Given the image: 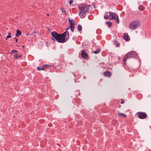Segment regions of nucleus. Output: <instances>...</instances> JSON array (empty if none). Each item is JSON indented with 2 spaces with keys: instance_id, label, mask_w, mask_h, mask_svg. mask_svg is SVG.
I'll return each instance as SVG.
<instances>
[{
  "instance_id": "obj_7",
  "label": "nucleus",
  "mask_w": 151,
  "mask_h": 151,
  "mask_svg": "<svg viewBox=\"0 0 151 151\" xmlns=\"http://www.w3.org/2000/svg\"><path fill=\"white\" fill-rule=\"evenodd\" d=\"M138 117L140 119H145L147 117V114L145 113L142 112H139L137 113Z\"/></svg>"
},
{
  "instance_id": "obj_19",
  "label": "nucleus",
  "mask_w": 151,
  "mask_h": 151,
  "mask_svg": "<svg viewBox=\"0 0 151 151\" xmlns=\"http://www.w3.org/2000/svg\"><path fill=\"white\" fill-rule=\"evenodd\" d=\"M100 50L99 49H98L97 50L94 51L93 52L95 54H97L100 52Z\"/></svg>"
},
{
  "instance_id": "obj_6",
  "label": "nucleus",
  "mask_w": 151,
  "mask_h": 151,
  "mask_svg": "<svg viewBox=\"0 0 151 151\" xmlns=\"http://www.w3.org/2000/svg\"><path fill=\"white\" fill-rule=\"evenodd\" d=\"M68 21L69 23H70V25L69 27L66 29V30H67L68 29H69L70 28L72 32H73L74 31L75 27L74 23L75 21L73 20H70L69 18H68Z\"/></svg>"
},
{
  "instance_id": "obj_1",
  "label": "nucleus",
  "mask_w": 151,
  "mask_h": 151,
  "mask_svg": "<svg viewBox=\"0 0 151 151\" xmlns=\"http://www.w3.org/2000/svg\"><path fill=\"white\" fill-rule=\"evenodd\" d=\"M51 35L57 42L60 43H64L69 38V32L68 31H65L62 34H59L56 32H51Z\"/></svg>"
},
{
  "instance_id": "obj_2",
  "label": "nucleus",
  "mask_w": 151,
  "mask_h": 151,
  "mask_svg": "<svg viewBox=\"0 0 151 151\" xmlns=\"http://www.w3.org/2000/svg\"><path fill=\"white\" fill-rule=\"evenodd\" d=\"M90 5L85 4H80L78 6L79 9V14L81 18L84 17L86 14V13L88 12L89 10Z\"/></svg>"
},
{
  "instance_id": "obj_28",
  "label": "nucleus",
  "mask_w": 151,
  "mask_h": 151,
  "mask_svg": "<svg viewBox=\"0 0 151 151\" xmlns=\"http://www.w3.org/2000/svg\"><path fill=\"white\" fill-rule=\"evenodd\" d=\"M47 16H49V14H47Z\"/></svg>"
},
{
  "instance_id": "obj_24",
  "label": "nucleus",
  "mask_w": 151,
  "mask_h": 151,
  "mask_svg": "<svg viewBox=\"0 0 151 151\" xmlns=\"http://www.w3.org/2000/svg\"><path fill=\"white\" fill-rule=\"evenodd\" d=\"M124 100H122V99L121 100V104H124Z\"/></svg>"
},
{
  "instance_id": "obj_11",
  "label": "nucleus",
  "mask_w": 151,
  "mask_h": 151,
  "mask_svg": "<svg viewBox=\"0 0 151 151\" xmlns=\"http://www.w3.org/2000/svg\"><path fill=\"white\" fill-rule=\"evenodd\" d=\"M104 76L108 77H110L111 75V72L109 71H106L104 73Z\"/></svg>"
},
{
  "instance_id": "obj_16",
  "label": "nucleus",
  "mask_w": 151,
  "mask_h": 151,
  "mask_svg": "<svg viewBox=\"0 0 151 151\" xmlns=\"http://www.w3.org/2000/svg\"><path fill=\"white\" fill-rule=\"evenodd\" d=\"M145 9V7L142 5H140L139 7V9L141 11H143Z\"/></svg>"
},
{
  "instance_id": "obj_10",
  "label": "nucleus",
  "mask_w": 151,
  "mask_h": 151,
  "mask_svg": "<svg viewBox=\"0 0 151 151\" xmlns=\"http://www.w3.org/2000/svg\"><path fill=\"white\" fill-rule=\"evenodd\" d=\"M123 38L126 41H128L130 40V38L127 34L125 33L123 36Z\"/></svg>"
},
{
  "instance_id": "obj_13",
  "label": "nucleus",
  "mask_w": 151,
  "mask_h": 151,
  "mask_svg": "<svg viewBox=\"0 0 151 151\" xmlns=\"http://www.w3.org/2000/svg\"><path fill=\"white\" fill-rule=\"evenodd\" d=\"M21 35V32L19 30H17L16 36L17 37H19Z\"/></svg>"
},
{
  "instance_id": "obj_8",
  "label": "nucleus",
  "mask_w": 151,
  "mask_h": 151,
  "mask_svg": "<svg viewBox=\"0 0 151 151\" xmlns=\"http://www.w3.org/2000/svg\"><path fill=\"white\" fill-rule=\"evenodd\" d=\"M81 55V57L84 59H86L88 58V54L84 50L82 51Z\"/></svg>"
},
{
  "instance_id": "obj_21",
  "label": "nucleus",
  "mask_w": 151,
  "mask_h": 151,
  "mask_svg": "<svg viewBox=\"0 0 151 151\" xmlns=\"http://www.w3.org/2000/svg\"><path fill=\"white\" fill-rule=\"evenodd\" d=\"M69 4L70 5L71 4L73 3V0H70L69 1Z\"/></svg>"
},
{
  "instance_id": "obj_3",
  "label": "nucleus",
  "mask_w": 151,
  "mask_h": 151,
  "mask_svg": "<svg viewBox=\"0 0 151 151\" xmlns=\"http://www.w3.org/2000/svg\"><path fill=\"white\" fill-rule=\"evenodd\" d=\"M104 18L105 19H108L110 18V19H115L117 24L119 22V19L118 16L115 13L109 11L108 13L106 12Z\"/></svg>"
},
{
  "instance_id": "obj_4",
  "label": "nucleus",
  "mask_w": 151,
  "mask_h": 151,
  "mask_svg": "<svg viewBox=\"0 0 151 151\" xmlns=\"http://www.w3.org/2000/svg\"><path fill=\"white\" fill-rule=\"evenodd\" d=\"M137 56L136 53L134 51H131L125 55L123 59V64L126 65V62L127 59L130 58H135Z\"/></svg>"
},
{
  "instance_id": "obj_22",
  "label": "nucleus",
  "mask_w": 151,
  "mask_h": 151,
  "mask_svg": "<svg viewBox=\"0 0 151 151\" xmlns=\"http://www.w3.org/2000/svg\"><path fill=\"white\" fill-rule=\"evenodd\" d=\"M37 70H38V71H40L41 70H42V68H40L39 67H37Z\"/></svg>"
},
{
  "instance_id": "obj_18",
  "label": "nucleus",
  "mask_w": 151,
  "mask_h": 151,
  "mask_svg": "<svg viewBox=\"0 0 151 151\" xmlns=\"http://www.w3.org/2000/svg\"><path fill=\"white\" fill-rule=\"evenodd\" d=\"M78 29L79 31H81L82 30V27L81 25H78Z\"/></svg>"
},
{
  "instance_id": "obj_27",
  "label": "nucleus",
  "mask_w": 151,
  "mask_h": 151,
  "mask_svg": "<svg viewBox=\"0 0 151 151\" xmlns=\"http://www.w3.org/2000/svg\"><path fill=\"white\" fill-rule=\"evenodd\" d=\"M16 42H17L18 41V39L15 38Z\"/></svg>"
},
{
  "instance_id": "obj_14",
  "label": "nucleus",
  "mask_w": 151,
  "mask_h": 151,
  "mask_svg": "<svg viewBox=\"0 0 151 151\" xmlns=\"http://www.w3.org/2000/svg\"><path fill=\"white\" fill-rule=\"evenodd\" d=\"M118 115L119 116H122L124 117H126V115L125 114L121 113L119 112L118 113Z\"/></svg>"
},
{
  "instance_id": "obj_20",
  "label": "nucleus",
  "mask_w": 151,
  "mask_h": 151,
  "mask_svg": "<svg viewBox=\"0 0 151 151\" xmlns=\"http://www.w3.org/2000/svg\"><path fill=\"white\" fill-rule=\"evenodd\" d=\"M8 34L9 35L7 36L6 38V40H7L8 38H10L11 37V36L10 35L11 34L9 33H8Z\"/></svg>"
},
{
  "instance_id": "obj_26",
  "label": "nucleus",
  "mask_w": 151,
  "mask_h": 151,
  "mask_svg": "<svg viewBox=\"0 0 151 151\" xmlns=\"http://www.w3.org/2000/svg\"><path fill=\"white\" fill-rule=\"evenodd\" d=\"M14 51L15 52H17V53L18 52V51L17 50H14Z\"/></svg>"
},
{
  "instance_id": "obj_17",
  "label": "nucleus",
  "mask_w": 151,
  "mask_h": 151,
  "mask_svg": "<svg viewBox=\"0 0 151 151\" xmlns=\"http://www.w3.org/2000/svg\"><path fill=\"white\" fill-rule=\"evenodd\" d=\"M106 24L109 27H111L112 26V24L111 23V22L110 21L107 22H106Z\"/></svg>"
},
{
  "instance_id": "obj_15",
  "label": "nucleus",
  "mask_w": 151,
  "mask_h": 151,
  "mask_svg": "<svg viewBox=\"0 0 151 151\" xmlns=\"http://www.w3.org/2000/svg\"><path fill=\"white\" fill-rule=\"evenodd\" d=\"M22 55L21 54H16L14 55V58H19L22 57Z\"/></svg>"
},
{
  "instance_id": "obj_23",
  "label": "nucleus",
  "mask_w": 151,
  "mask_h": 151,
  "mask_svg": "<svg viewBox=\"0 0 151 151\" xmlns=\"http://www.w3.org/2000/svg\"><path fill=\"white\" fill-rule=\"evenodd\" d=\"M15 53L14 50H12L11 52V54H13Z\"/></svg>"
},
{
  "instance_id": "obj_5",
  "label": "nucleus",
  "mask_w": 151,
  "mask_h": 151,
  "mask_svg": "<svg viewBox=\"0 0 151 151\" xmlns=\"http://www.w3.org/2000/svg\"><path fill=\"white\" fill-rule=\"evenodd\" d=\"M140 23L138 20H135L131 22L129 24V28L132 30H134L139 27Z\"/></svg>"
},
{
  "instance_id": "obj_9",
  "label": "nucleus",
  "mask_w": 151,
  "mask_h": 151,
  "mask_svg": "<svg viewBox=\"0 0 151 151\" xmlns=\"http://www.w3.org/2000/svg\"><path fill=\"white\" fill-rule=\"evenodd\" d=\"M51 66H52L51 65L45 64L42 67V70L46 71V69L49 68Z\"/></svg>"
},
{
  "instance_id": "obj_25",
  "label": "nucleus",
  "mask_w": 151,
  "mask_h": 151,
  "mask_svg": "<svg viewBox=\"0 0 151 151\" xmlns=\"http://www.w3.org/2000/svg\"><path fill=\"white\" fill-rule=\"evenodd\" d=\"M62 12H64L65 13V14H66V12H65V11H64V10H62Z\"/></svg>"
},
{
  "instance_id": "obj_12",
  "label": "nucleus",
  "mask_w": 151,
  "mask_h": 151,
  "mask_svg": "<svg viewBox=\"0 0 151 151\" xmlns=\"http://www.w3.org/2000/svg\"><path fill=\"white\" fill-rule=\"evenodd\" d=\"M114 44L116 46V47H119L120 46V44L116 40H114L113 41Z\"/></svg>"
}]
</instances>
